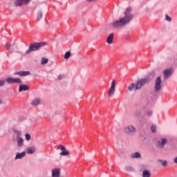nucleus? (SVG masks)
Listing matches in <instances>:
<instances>
[{
  "mask_svg": "<svg viewBox=\"0 0 177 177\" xmlns=\"http://www.w3.org/2000/svg\"><path fill=\"white\" fill-rule=\"evenodd\" d=\"M132 7L127 8L124 12V17H120L119 20H116L111 24L113 28H120L124 27L127 24H129L133 19V14L131 13Z\"/></svg>",
  "mask_w": 177,
  "mask_h": 177,
  "instance_id": "obj_1",
  "label": "nucleus"
},
{
  "mask_svg": "<svg viewBox=\"0 0 177 177\" xmlns=\"http://www.w3.org/2000/svg\"><path fill=\"white\" fill-rule=\"evenodd\" d=\"M45 45H46V42L45 41L30 44L29 46L28 50H26L24 55H30L31 52H35V50H39V49H41L42 46H45Z\"/></svg>",
  "mask_w": 177,
  "mask_h": 177,
  "instance_id": "obj_2",
  "label": "nucleus"
},
{
  "mask_svg": "<svg viewBox=\"0 0 177 177\" xmlns=\"http://www.w3.org/2000/svg\"><path fill=\"white\" fill-rule=\"evenodd\" d=\"M162 81L161 80V76H158L155 80V85L153 86V89L155 92H160L161 91V84Z\"/></svg>",
  "mask_w": 177,
  "mask_h": 177,
  "instance_id": "obj_3",
  "label": "nucleus"
},
{
  "mask_svg": "<svg viewBox=\"0 0 177 177\" xmlns=\"http://www.w3.org/2000/svg\"><path fill=\"white\" fill-rule=\"evenodd\" d=\"M148 82H150V80H149V78H144V79L140 80L136 84V91H138V89H141L142 86H143L145 84H148Z\"/></svg>",
  "mask_w": 177,
  "mask_h": 177,
  "instance_id": "obj_4",
  "label": "nucleus"
},
{
  "mask_svg": "<svg viewBox=\"0 0 177 177\" xmlns=\"http://www.w3.org/2000/svg\"><path fill=\"white\" fill-rule=\"evenodd\" d=\"M114 93H115V80L112 81L111 88L108 91V96L111 97V96H114Z\"/></svg>",
  "mask_w": 177,
  "mask_h": 177,
  "instance_id": "obj_5",
  "label": "nucleus"
},
{
  "mask_svg": "<svg viewBox=\"0 0 177 177\" xmlns=\"http://www.w3.org/2000/svg\"><path fill=\"white\" fill-rule=\"evenodd\" d=\"M168 142V140H167V138H162L160 140L157 141V146L158 147H159V149H164V146H165V145H167Z\"/></svg>",
  "mask_w": 177,
  "mask_h": 177,
  "instance_id": "obj_6",
  "label": "nucleus"
},
{
  "mask_svg": "<svg viewBox=\"0 0 177 177\" xmlns=\"http://www.w3.org/2000/svg\"><path fill=\"white\" fill-rule=\"evenodd\" d=\"M58 149H60L62 151L61 153H59L60 156H68V154H70V151H68V150H66V147L62 145H60L58 147Z\"/></svg>",
  "mask_w": 177,
  "mask_h": 177,
  "instance_id": "obj_7",
  "label": "nucleus"
},
{
  "mask_svg": "<svg viewBox=\"0 0 177 177\" xmlns=\"http://www.w3.org/2000/svg\"><path fill=\"white\" fill-rule=\"evenodd\" d=\"M174 73V71L171 68H167L163 71V75H164V80H168L169 77L172 75V73Z\"/></svg>",
  "mask_w": 177,
  "mask_h": 177,
  "instance_id": "obj_8",
  "label": "nucleus"
},
{
  "mask_svg": "<svg viewBox=\"0 0 177 177\" xmlns=\"http://www.w3.org/2000/svg\"><path fill=\"white\" fill-rule=\"evenodd\" d=\"M124 132L126 133H132L136 132V129L132 125L127 126L124 128Z\"/></svg>",
  "mask_w": 177,
  "mask_h": 177,
  "instance_id": "obj_9",
  "label": "nucleus"
},
{
  "mask_svg": "<svg viewBox=\"0 0 177 177\" xmlns=\"http://www.w3.org/2000/svg\"><path fill=\"white\" fill-rule=\"evenodd\" d=\"M62 169L60 168H55L52 170V177H60Z\"/></svg>",
  "mask_w": 177,
  "mask_h": 177,
  "instance_id": "obj_10",
  "label": "nucleus"
},
{
  "mask_svg": "<svg viewBox=\"0 0 177 177\" xmlns=\"http://www.w3.org/2000/svg\"><path fill=\"white\" fill-rule=\"evenodd\" d=\"M15 48H17V46L16 45H15V44H10V43H7L6 44V49H7V50H9V52H10V53H12V52H13V50H15Z\"/></svg>",
  "mask_w": 177,
  "mask_h": 177,
  "instance_id": "obj_11",
  "label": "nucleus"
},
{
  "mask_svg": "<svg viewBox=\"0 0 177 177\" xmlns=\"http://www.w3.org/2000/svg\"><path fill=\"white\" fill-rule=\"evenodd\" d=\"M31 73L30 71H19L14 73V75H19L20 77H26L30 75Z\"/></svg>",
  "mask_w": 177,
  "mask_h": 177,
  "instance_id": "obj_12",
  "label": "nucleus"
},
{
  "mask_svg": "<svg viewBox=\"0 0 177 177\" xmlns=\"http://www.w3.org/2000/svg\"><path fill=\"white\" fill-rule=\"evenodd\" d=\"M113 40H114V33H111L106 38V44H109V45H111V44H113Z\"/></svg>",
  "mask_w": 177,
  "mask_h": 177,
  "instance_id": "obj_13",
  "label": "nucleus"
},
{
  "mask_svg": "<svg viewBox=\"0 0 177 177\" xmlns=\"http://www.w3.org/2000/svg\"><path fill=\"white\" fill-rule=\"evenodd\" d=\"M30 89V87L27 86L26 84H21L19 87V92H23L26 91H28Z\"/></svg>",
  "mask_w": 177,
  "mask_h": 177,
  "instance_id": "obj_14",
  "label": "nucleus"
},
{
  "mask_svg": "<svg viewBox=\"0 0 177 177\" xmlns=\"http://www.w3.org/2000/svg\"><path fill=\"white\" fill-rule=\"evenodd\" d=\"M17 147H23L24 146V140L23 138H17Z\"/></svg>",
  "mask_w": 177,
  "mask_h": 177,
  "instance_id": "obj_15",
  "label": "nucleus"
},
{
  "mask_svg": "<svg viewBox=\"0 0 177 177\" xmlns=\"http://www.w3.org/2000/svg\"><path fill=\"white\" fill-rule=\"evenodd\" d=\"M23 157H26V151H23L21 153L17 152L15 156V160H21Z\"/></svg>",
  "mask_w": 177,
  "mask_h": 177,
  "instance_id": "obj_16",
  "label": "nucleus"
},
{
  "mask_svg": "<svg viewBox=\"0 0 177 177\" xmlns=\"http://www.w3.org/2000/svg\"><path fill=\"white\" fill-rule=\"evenodd\" d=\"M36 151L35 147H30L26 149L27 154H34V152Z\"/></svg>",
  "mask_w": 177,
  "mask_h": 177,
  "instance_id": "obj_17",
  "label": "nucleus"
},
{
  "mask_svg": "<svg viewBox=\"0 0 177 177\" xmlns=\"http://www.w3.org/2000/svg\"><path fill=\"white\" fill-rule=\"evenodd\" d=\"M39 103H41V99L36 98L32 101L31 104L32 106H38Z\"/></svg>",
  "mask_w": 177,
  "mask_h": 177,
  "instance_id": "obj_18",
  "label": "nucleus"
},
{
  "mask_svg": "<svg viewBox=\"0 0 177 177\" xmlns=\"http://www.w3.org/2000/svg\"><path fill=\"white\" fill-rule=\"evenodd\" d=\"M14 5L17 7H19V6H23L24 3H23V0H15V2H14Z\"/></svg>",
  "mask_w": 177,
  "mask_h": 177,
  "instance_id": "obj_19",
  "label": "nucleus"
},
{
  "mask_svg": "<svg viewBox=\"0 0 177 177\" xmlns=\"http://www.w3.org/2000/svg\"><path fill=\"white\" fill-rule=\"evenodd\" d=\"M142 157V155H140V153L139 152H135L134 153H132L131 155V158H140Z\"/></svg>",
  "mask_w": 177,
  "mask_h": 177,
  "instance_id": "obj_20",
  "label": "nucleus"
},
{
  "mask_svg": "<svg viewBox=\"0 0 177 177\" xmlns=\"http://www.w3.org/2000/svg\"><path fill=\"white\" fill-rule=\"evenodd\" d=\"M151 176V174H150V171L148 170H144L142 172V177H150Z\"/></svg>",
  "mask_w": 177,
  "mask_h": 177,
  "instance_id": "obj_21",
  "label": "nucleus"
},
{
  "mask_svg": "<svg viewBox=\"0 0 177 177\" xmlns=\"http://www.w3.org/2000/svg\"><path fill=\"white\" fill-rule=\"evenodd\" d=\"M14 133L17 135V139L21 138V131L14 130Z\"/></svg>",
  "mask_w": 177,
  "mask_h": 177,
  "instance_id": "obj_22",
  "label": "nucleus"
},
{
  "mask_svg": "<svg viewBox=\"0 0 177 177\" xmlns=\"http://www.w3.org/2000/svg\"><path fill=\"white\" fill-rule=\"evenodd\" d=\"M158 162H160V164H161L163 167H167V165H168V162H167V160H162L161 159H159Z\"/></svg>",
  "mask_w": 177,
  "mask_h": 177,
  "instance_id": "obj_23",
  "label": "nucleus"
},
{
  "mask_svg": "<svg viewBox=\"0 0 177 177\" xmlns=\"http://www.w3.org/2000/svg\"><path fill=\"white\" fill-rule=\"evenodd\" d=\"M48 62H49V59L48 58L42 57L41 60V65L46 64H48Z\"/></svg>",
  "mask_w": 177,
  "mask_h": 177,
  "instance_id": "obj_24",
  "label": "nucleus"
},
{
  "mask_svg": "<svg viewBox=\"0 0 177 177\" xmlns=\"http://www.w3.org/2000/svg\"><path fill=\"white\" fill-rule=\"evenodd\" d=\"M136 84H134V83H131L129 86V87H128V90L129 91H133V89H135L136 88Z\"/></svg>",
  "mask_w": 177,
  "mask_h": 177,
  "instance_id": "obj_25",
  "label": "nucleus"
},
{
  "mask_svg": "<svg viewBox=\"0 0 177 177\" xmlns=\"http://www.w3.org/2000/svg\"><path fill=\"white\" fill-rule=\"evenodd\" d=\"M6 82H8L9 84H14V78L13 77H8L6 80Z\"/></svg>",
  "mask_w": 177,
  "mask_h": 177,
  "instance_id": "obj_26",
  "label": "nucleus"
},
{
  "mask_svg": "<svg viewBox=\"0 0 177 177\" xmlns=\"http://www.w3.org/2000/svg\"><path fill=\"white\" fill-rule=\"evenodd\" d=\"M37 20H41L42 19V12L39 11L37 14Z\"/></svg>",
  "mask_w": 177,
  "mask_h": 177,
  "instance_id": "obj_27",
  "label": "nucleus"
},
{
  "mask_svg": "<svg viewBox=\"0 0 177 177\" xmlns=\"http://www.w3.org/2000/svg\"><path fill=\"white\" fill-rule=\"evenodd\" d=\"M70 56H71V53L68 51L64 55V59H70Z\"/></svg>",
  "mask_w": 177,
  "mask_h": 177,
  "instance_id": "obj_28",
  "label": "nucleus"
},
{
  "mask_svg": "<svg viewBox=\"0 0 177 177\" xmlns=\"http://www.w3.org/2000/svg\"><path fill=\"white\" fill-rule=\"evenodd\" d=\"M20 78H14V84H21Z\"/></svg>",
  "mask_w": 177,
  "mask_h": 177,
  "instance_id": "obj_29",
  "label": "nucleus"
},
{
  "mask_svg": "<svg viewBox=\"0 0 177 177\" xmlns=\"http://www.w3.org/2000/svg\"><path fill=\"white\" fill-rule=\"evenodd\" d=\"M151 129L152 133H156V129H157V127H156V125H152L151 127Z\"/></svg>",
  "mask_w": 177,
  "mask_h": 177,
  "instance_id": "obj_30",
  "label": "nucleus"
},
{
  "mask_svg": "<svg viewBox=\"0 0 177 177\" xmlns=\"http://www.w3.org/2000/svg\"><path fill=\"white\" fill-rule=\"evenodd\" d=\"M25 138L26 139V140H31V135H30V133H26L25 135Z\"/></svg>",
  "mask_w": 177,
  "mask_h": 177,
  "instance_id": "obj_31",
  "label": "nucleus"
},
{
  "mask_svg": "<svg viewBox=\"0 0 177 177\" xmlns=\"http://www.w3.org/2000/svg\"><path fill=\"white\" fill-rule=\"evenodd\" d=\"M126 170L131 172V171H133V168H132V167H131V166H127L126 167Z\"/></svg>",
  "mask_w": 177,
  "mask_h": 177,
  "instance_id": "obj_32",
  "label": "nucleus"
},
{
  "mask_svg": "<svg viewBox=\"0 0 177 177\" xmlns=\"http://www.w3.org/2000/svg\"><path fill=\"white\" fill-rule=\"evenodd\" d=\"M24 5H27L31 2V0H22Z\"/></svg>",
  "mask_w": 177,
  "mask_h": 177,
  "instance_id": "obj_33",
  "label": "nucleus"
},
{
  "mask_svg": "<svg viewBox=\"0 0 177 177\" xmlns=\"http://www.w3.org/2000/svg\"><path fill=\"white\" fill-rule=\"evenodd\" d=\"M165 20H167V21H171L172 19L170 18L169 16H168V15H165Z\"/></svg>",
  "mask_w": 177,
  "mask_h": 177,
  "instance_id": "obj_34",
  "label": "nucleus"
},
{
  "mask_svg": "<svg viewBox=\"0 0 177 177\" xmlns=\"http://www.w3.org/2000/svg\"><path fill=\"white\" fill-rule=\"evenodd\" d=\"M5 80H0V86H3L5 85Z\"/></svg>",
  "mask_w": 177,
  "mask_h": 177,
  "instance_id": "obj_35",
  "label": "nucleus"
},
{
  "mask_svg": "<svg viewBox=\"0 0 177 177\" xmlns=\"http://www.w3.org/2000/svg\"><path fill=\"white\" fill-rule=\"evenodd\" d=\"M63 78H64V75H59L58 76L59 81H60V80H63Z\"/></svg>",
  "mask_w": 177,
  "mask_h": 177,
  "instance_id": "obj_36",
  "label": "nucleus"
},
{
  "mask_svg": "<svg viewBox=\"0 0 177 177\" xmlns=\"http://www.w3.org/2000/svg\"><path fill=\"white\" fill-rule=\"evenodd\" d=\"M94 1H96V0H86L87 2H94Z\"/></svg>",
  "mask_w": 177,
  "mask_h": 177,
  "instance_id": "obj_37",
  "label": "nucleus"
},
{
  "mask_svg": "<svg viewBox=\"0 0 177 177\" xmlns=\"http://www.w3.org/2000/svg\"><path fill=\"white\" fill-rule=\"evenodd\" d=\"M152 77H153V78H154V77H156V73H152Z\"/></svg>",
  "mask_w": 177,
  "mask_h": 177,
  "instance_id": "obj_38",
  "label": "nucleus"
},
{
  "mask_svg": "<svg viewBox=\"0 0 177 177\" xmlns=\"http://www.w3.org/2000/svg\"><path fill=\"white\" fill-rule=\"evenodd\" d=\"M148 114H149V115H151V114H153V112H151V111H148Z\"/></svg>",
  "mask_w": 177,
  "mask_h": 177,
  "instance_id": "obj_39",
  "label": "nucleus"
},
{
  "mask_svg": "<svg viewBox=\"0 0 177 177\" xmlns=\"http://www.w3.org/2000/svg\"><path fill=\"white\" fill-rule=\"evenodd\" d=\"M2 104V100H0V104Z\"/></svg>",
  "mask_w": 177,
  "mask_h": 177,
  "instance_id": "obj_40",
  "label": "nucleus"
},
{
  "mask_svg": "<svg viewBox=\"0 0 177 177\" xmlns=\"http://www.w3.org/2000/svg\"><path fill=\"white\" fill-rule=\"evenodd\" d=\"M111 171H112V172H114V171H113V169H111Z\"/></svg>",
  "mask_w": 177,
  "mask_h": 177,
  "instance_id": "obj_41",
  "label": "nucleus"
}]
</instances>
